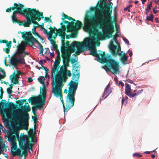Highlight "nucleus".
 Instances as JSON below:
<instances>
[{
	"label": "nucleus",
	"instance_id": "nucleus-1",
	"mask_svg": "<svg viewBox=\"0 0 159 159\" xmlns=\"http://www.w3.org/2000/svg\"><path fill=\"white\" fill-rule=\"evenodd\" d=\"M89 11H87L85 15L83 29L88 32H93L97 37L92 36L86 39V43L88 47H91L94 41L104 38L106 39L112 38L114 27L111 11L107 10L101 12L98 16L89 15Z\"/></svg>",
	"mask_w": 159,
	"mask_h": 159
},
{
	"label": "nucleus",
	"instance_id": "nucleus-2",
	"mask_svg": "<svg viewBox=\"0 0 159 159\" xmlns=\"http://www.w3.org/2000/svg\"><path fill=\"white\" fill-rule=\"evenodd\" d=\"M79 67L74 66V71L73 72L72 80L69 84V87L68 94L66 97V106L70 108L72 107L74 105L75 101V95L78 85V80H79L80 73Z\"/></svg>",
	"mask_w": 159,
	"mask_h": 159
},
{
	"label": "nucleus",
	"instance_id": "nucleus-3",
	"mask_svg": "<svg viewBox=\"0 0 159 159\" xmlns=\"http://www.w3.org/2000/svg\"><path fill=\"white\" fill-rule=\"evenodd\" d=\"M61 72H60L56 75H54L55 79L53 80L54 83L53 85H55L52 89V93L56 97H60V99L62 104L64 112H67L71 107L68 108L66 106V102L65 106L63 99L62 91V89L64 85V83L66 82L67 77L66 75L63 73L62 75H61Z\"/></svg>",
	"mask_w": 159,
	"mask_h": 159
},
{
	"label": "nucleus",
	"instance_id": "nucleus-4",
	"mask_svg": "<svg viewBox=\"0 0 159 159\" xmlns=\"http://www.w3.org/2000/svg\"><path fill=\"white\" fill-rule=\"evenodd\" d=\"M26 99L19 100L16 101V102L19 104V107H21V109H19L17 111V113L15 115V117L16 120L19 123L23 124L22 129L27 130L28 129V121L30 119V116L28 112L30 111V107L29 105L27 106L23 105Z\"/></svg>",
	"mask_w": 159,
	"mask_h": 159
},
{
	"label": "nucleus",
	"instance_id": "nucleus-5",
	"mask_svg": "<svg viewBox=\"0 0 159 159\" xmlns=\"http://www.w3.org/2000/svg\"><path fill=\"white\" fill-rule=\"evenodd\" d=\"M101 63H105L104 68L106 70L111 71L113 74H116L119 72L120 65L119 61L112 58L111 56L106 54L104 58H101Z\"/></svg>",
	"mask_w": 159,
	"mask_h": 159
},
{
	"label": "nucleus",
	"instance_id": "nucleus-6",
	"mask_svg": "<svg viewBox=\"0 0 159 159\" xmlns=\"http://www.w3.org/2000/svg\"><path fill=\"white\" fill-rule=\"evenodd\" d=\"M19 145L20 148L22 150V154L25 158L28 155L27 152L28 149L30 153L31 154L33 152L32 147L34 144L31 143V142H29L27 137L25 135H23L18 139Z\"/></svg>",
	"mask_w": 159,
	"mask_h": 159
},
{
	"label": "nucleus",
	"instance_id": "nucleus-7",
	"mask_svg": "<svg viewBox=\"0 0 159 159\" xmlns=\"http://www.w3.org/2000/svg\"><path fill=\"white\" fill-rule=\"evenodd\" d=\"M30 15L31 18V24L33 23L37 25L38 27H40V25L36 20L39 21L41 19L43 18V13L39 11L36 9L30 8L27 14Z\"/></svg>",
	"mask_w": 159,
	"mask_h": 159
},
{
	"label": "nucleus",
	"instance_id": "nucleus-8",
	"mask_svg": "<svg viewBox=\"0 0 159 159\" xmlns=\"http://www.w3.org/2000/svg\"><path fill=\"white\" fill-rule=\"evenodd\" d=\"M23 126V124L22 126L20 127V129L15 128L10 130V132L7 131V137L8 138V141H11V143L16 142V138L19 136L20 133V130L22 129V128H23L22 127Z\"/></svg>",
	"mask_w": 159,
	"mask_h": 159
},
{
	"label": "nucleus",
	"instance_id": "nucleus-9",
	"mask_svg": "<svg viewBox=\"0 0 159 159\" xmlns=\"http://www.w3.org/2000/svg\"><path fill=\"white\" fill-rule=\"evenodd\" d=\"M40 93L41 94L37 97L30 98L28 99L29 102L30 103L34 102L36 104L43 101L44 99L46 100V90L44 89H42L41 87L40 88Z\"/></svg>",
	"mask_w": 159,
	"mask_h": 159
},
{
	"label": "nucleus",
	"instance_id": "nucleus-10",
	"mask_svg": "<svg viewBox=\"0 0 159 159\" xmlns=\"http://www.w3.org/2000/svg\"><path fill=\"white\" fill-rule=\"evenodd\" d=\"M16 7L15 8L16 10L13 12V14L12 16H15L16 14H20L24 15L25 14L27 15L30 8L25 7L23 9L25 6L20 3L17 4L16 3Z\"/></svg>",
	"mask_w": 159,
	"mask_h": 159
},
{
	"label": "nucleus",
	"instance_id": "nucleus-11",
	"mask_svg": "<svg viewBox=\"0 0 159 159\" xmlns=\"http://www.w3.org/2000/svg\"><path fill=\"white\" fill-rule=\"evenodd\" d=\"M60 53L58 52L57 57L55 59V61L54 62L53 66L52 68L51 72L52 78L54 80V76L56 75V73L58 71L60 65L61 59L60 56Z\"/></svg>",
	"mask_w": 159,
	"mask_h": 159
},
{
	"label": "nucleus",
	"instance_id": "nucleus-12",
	"mask_svg": "<svg viewBox=\"0 0 159 159\" xmlns=\"http://www.w3.org/2000/svg\"><path fill=\"white\" fill-rule=\"evenodd\" d=\"M83 42L74 41L72 43V48L76 49L77 48V51L75 54L76 55H79L81 53L83 52L84 51L83 48L86 47Z\"/></svg>",
	"mask_w": 159,
	"mask_h": 159
},
{
	"label": "nucleus",
	"instance_id": "nucleus-13",
	"mask_svg": "<svg viewBox=\"0 0 159 159\" xmlns=\"http://www.w3.org/2000/svg\"><path fill=\"white\" fill-rule=\"evenodd\" d=\"M113 3L110 2V4H107L106 0H103L101 2L99 7L100 8V10L98 13H96L94 16H98L99 15L100 13L103 11H105L107 10L109 11H111L112 12V10L111 9L112 8Z\"/></svg>",
	"mask_w": 159,
	"mask_h": 159
},
{
	"label": "nucleus",
	"instance_id": "nucleus-14",
	"mask_svg": "<svg viewBox=\"0 0 159 159\" xmlns=\"http://www.w3.org/2000/svg\"><path fill=\"white\" fill-rule=\"evenodd\" d=\"M89 50H90V54L97 57L98 60L101 63L102 62L101 58H104L106 54L105 52H102V51L100 50H98V52H99V53H98L96 48L91 49L89 48Z\"/></svg>",
	"mask_w": 159,
	"mask_h": 159
},
{
	"label": "nucleus",
	"instance_id": "nucleus-15",
	"mask_svg": "<svg viewBox=\"0 0 159 159\" xmlns=\"http://www.w3.org/2000/svg\"><path fill=\"white\" fill-rule=\"evenodd\" d=\"M11 152L12 154V157H14L16 156H18L20 157H22L21 152V149L20 148H17V145L16 142L11 143Z\"/></svg>",
	"mask_w": 159,
	"mask_h": 159
},
{
	"label": "nucleus",
	"instance_id": "nucleus-16",
	"mask_svg": "<svg viewBox=\"0 0 159 159\" xmlns=\"http://www.w3.org/2000/svg\"><path fill=\"white\" fill-rule=\"evenodd\" d=\"M21 34L22 38L25 41V42H23L22 43L25 44H30L34 37L31 32H22Z\"/></svg>",
	"mask_w": 159,
	"mask_h": 159
},
{
	"label": "nucleus",
	"instance_id": "nucleus-17",
	"mask_svg": "<svg viewBox=\"0 0 159 159\" xmlns=\"http://www.w3.org/2000/svg\"><path fill=\"white\" fill-rule=\"evenodd\" d=\"M125 94L130 98L134 97L135 96L138 95L140 94L143 90H140L137 91V93H132L130 86L128 84H125Z\"/></svg>",
	"mask_w": 159,
	"mask_h": 159
},
{
	"label": "nucleus",
	"instance_id": "nucleus-18",
	"mask_svg": "<svg viewBox=\"0 0 159 159\" xmlns=\"http://www.w3.org/2000/svg\"><path fill=\"white\" fill-rule=\"evenodd\" d=\"M76 51V49L72 48V44L69 47V49H66L65 50L64 52L61 50L62 54L61 57L62 56L65 58H69L71 53L75 52Z\"/></svg>",
	"mask_w": 159,
	"mask_h": 159
},
{
	"label": "nucleus",
	"instance_id": "nucleus-19",
	"mask_svg": "<svg viewBox=\"0 0 159 159\" xmlns=\"http://www.w3.org/2000/svg\"><path fill=\"white\" fill-rule=\"evenodd\" d=\"M45 100H43V101L39 102V103L35 104V106L32 107V112L34 116H36V111L37 109H41L43 108V107L44 106L45 102Z\"/></svg>",
	"mask_w": 159,
	"mask_h": 159
},
{
	"label": "nucleus",
	"instance_id": "nucleus-20",
	"mask_svg": "<svg viewBox=\"0 0 159 159\" xmlns=\"http://www.w3.org/2000/svg\"><path fill=\"white\" fill-rule=\"evenodd\" d=\"M75 21L76 23H75L74 22L72 28H70V30L71 32H75L76 33L77 30L82 27L83 25L82 22L79 20H76Z\"/></svg>",
	"mask_w": 159,
	"mask_h": 159
},
{
	"label": "nucleus",
	"instance_id": "nucleus-21",
	"mask_svg": "<svg viewBox=\"0 0 159 159\" xmlns=\"http://www.w3.org/2000/svg\"><path fill=\"white\" fill-rule=\"evenodd\" d=\"M114 41L111 40L110 42V50L113 56L116 57L118 55V52H115V50L117 49V46L113 44Z\"/></svg>",
	"mask_w": 159,
	"mask_h": 159
},
{
	"label": "nucleus",
	"instance_id": "nucleus-22",
	"mask_svg": "<svg viewBox=\"0 0 159 159\" xmlns=\"http://www.w3.org/2000/svg\"><path fill=\"white\" fill-rule=\"evenodd\" d=\"M49 29L50 30V31L48 32L47 34L49 37V39L50 41L51 39H53V38L54 39H56L57 35V34L53 30L52 27H50Z\"/></svg>",
	"mask_w": 159,
	"mask_h": 159
},
{
	"label": "nucleus",
	"instance_id": "nucleus-23",
	"mask_svg": "<svg viewBox=\"0 0 159 159\" xmlns=\"http://www.w3.org/2000/svg\"><path fill=\"white\" fill-rule=\"evenodd\" d=\"M65 68L64 66H61L60 68V70L58 72L57 74L61 72V75H62L64 73V74L66 75L67 78V76L70 77L71 75V73L70 71L66 69V71H65Z\"/></svg>",
	"mask_w": 159,
	"mask_h": 159
},
{
	"label": "nucleus",
	"instance_id": "nucleus-24",
	"mask_svg": "<svg viewBox=\"0 0 159 159\" xmlns=\"http://www.w3.org/2000/svg\"><path fill=\"white\" fill-rule=\"evenodd\" d=\"M25 44L22 43V44L18 47V49L16 53L17 55L22 54L24 51L25 49Z\"/></svg>",
	"mask_w": 159,
	"mask_h": 159
},
{
	"label": "nucleus",
	"instance_id": "nucleus-25",
	"mask_svg": "<svg viewBox=\"0 0 159 159\" xmlns=\"http://www.w3.org/2000/svg\"><path fill=\"white\" fill-rule=\"evenodd\" d=\"M63 20L62 22H63V23L66 24H67V30L66 32L67 33L70 32L71 30L70 28H72V27L73 26V25L74 24V22L73 21H71L69 22L66 20Z\"/></svg>",
	"mask_w": 159,
	"mask_h": 159
},
{
	"label": "nucleus",
	"instance_id": "nucleus-26",
	"mask_svg": "<svg viewBox=\"0 0 159 159\" xmlns=\"http://www.w3.org/2000/svg\"><path fill=\"white\" fill-rule=\"evenodd\" d=\"M23 16H25L27 21L23 24V25L25 27H29L30 25L31 24V18L30 17V15L25 14Z\"/></svg>",
	"mask_w": 159,
	"mask_h": 159
},
{
	"label": "nucleus",
	"instance_id": "nucleus-27",
	"mask_svg": "<svg viewBox=\"0 0 159 159\" xmlns=\"http://www.w3.org/2000/svg\"><path fill=\"white\" fill-rule=\"evenodd\" d=\"M61 28L58 29V32L65 33L66 30V29H67V25L66 26L64 25L63 22L60 23Z\"/></svg>",
	"mask_w": 159,
	"mask_h": 159
},
{
	"label": "nucleus",
	"instance_id": "nucleus-28",
	"mask_svg": "<svg viewBox=\"0 0 159 159\" xmlns=\"http://www.w3.org/2000/svg\"><path fill=\"white\" fill-rule=\"evenodd\" d=\"M34 134H33V130L32 129L29 132V137L30 138H31V141H29V142H31H31H37L36 139L34 138Z\"/></svg>",
	"mask_w": 159,
	"mask_h": 159
},
{
	"label": "nucleus",
	"instance_id": "nucleus-29",
	"mask_svg": "<svg viewBox=\"0 0 159 159\" xmlns=\"http://www.w3.org/2000/svg\"><path fill=\"white\" fill-rule=\"evenodd\" d=\"M8 107L7 104L6 103V101L5 100L2 99L0 102V110L2 109L4 110L6 107Z\"/></svg>",
	"mask_w": 159,
	"mask_h": 159
},
{
	"label": "nucleus",
	"instance_id": "nucleus-30",
	"mask_svg": "<svg viewBox=\"0 0 159 159\" xmlns=\"http://www.w3.org/2000/svg\"><path fill=\"white\" fill-rule=\"evenodd\" d=\"M112 88H111L110 89H105L104 92L102 95V97H104L103 99L106 98L112 92Z\"/></svg>",
	"mask_w": 159,
	"mask_h": 159
},
{
	"label": "nucleus",
	"instance_id": "nucleus-31",
	"mask_svg": "<svg viewBox=\"0 0 159 159\" xmlns=\"http://www.w3.org/2000/svg\"><path fill=\"white\" fill-rule=\"evenodd\" d=\"M6 148H7V147H6L5 142H0V155L1 154V152L7 151Z\"/></svg>",
	"mask_w": 159,
	"mask_h": 159
},
{
	"label": "nucleus",
	"instance_id": "nucleus-32",
	"mask_svg": "<svg viewBox=\"0 0 159 159\" xmlns=\"http://www.w3.org/2000/svg\"><path fill=\"white\" fill-rule=\"evenodd\" d=\"M120 60L121 62L123 63H125L127 61L128 56H127L125 53H123L122 55L120 56Z\"/></svg>",
	"mask_w": 159,
	"mask_h": 159
},
{
	"label": "nucleus",
	"instance_id": "nucleus-33",
	"mask_svg": "<svg viewBox=\"0 0 159 159\" xmlns=\"http://www.w3.org/2000/svg\"><path fill=\"white\" fill-rule=\"evenodd\" d=\"M44 80L45 79L44 77L42 76H41L40 78L38 79V80L43 85V88H42V89H45L46 92V89L44 85Z\"/></svg>",
	"mask_w": 159,
	"mask_h": 159
},
{
	"label": "nucleus",
	"instance_id": "nucleus-34",
	"mask_svg": "<svg viewBox=\"0 0 159 159\" xmlns=\"http://www.w3.org/2000/svg\"><path fill=\"white\" fill-rule=\"evenodd\" d=\"M50 42L53 46V48L54 49H55L56 50L58 51V52H59V50L57 48L58 46L56 44V42L55 41L54 39H51Z\"/></svg>",
	"mask_w": 159,
	"mask_h": 159
},
{
	"label": "nucleus",
	"instance_id": "nucleus-35",
	"mask_svg": "<svg viewBox=\"0 0 159 159\" xmlns=\"http://www.w3.org/2000/svg\"><path fill=\"white\" fill-rule=\"evenodd\" d=\"M35 42H36L39 46V48L40 47H41L43 46L41 44V43H39V42L38 41V40H37L36 39H35L34 37L33 38L32 40L31 41L30 43V44L31 45H33Z\"/></svg>",
	"mask_w": 159,
	"mask_h": 159
},
{
	"label": "nucleus",
	"instance_id": "nucleus-36",
	"mask_svg": "<svg viewBox=\"0 0 159 159\" xmlns=\"http://www.w3.org/2000/svg\"><path fill=\"white\" fill-rule=\"evenodd\" d=\"M10 62L12 66H14L16 65L18 63L17 59L15 57L12 58L10 60Z\"/></svg>",
	"mask_w": 159,
	"mask_h": 159
},
{
	"label": "nucleus",
	"instance_id": "nucleus-37",
	"mask_svg": "<svg viewBox=\"0 0 159 159\" xmlns=\"http://www.w3.org/2000/svg\"><path fill=\"white\" fill-rule=\"evenodd\" d=\"M14 6L13 7H10L9 8L6 9V11L7 12H10L11 11V10H14L15 9V8L16 7V3L14 4Z\"/></svg>",
	"mask_w": 159,
	"mask_h": 159
},
{
	"label": "nucleus",
	"instance_id": "nucleus-38",
	"mask_svg": "<svg viewBox=\"0 0 159 159\" xmlns=\"http://www.w3.org/2000/svg\"><path fill=\"white\" fill-rule=\"evenodd\" d=\"M61 57L63 59V61L64 65H65L66 66H68L69 65V58H65L62 56H61Z\"/></svg>",
	"mask_w": 159,
	"mask_h": 159
},
{
	"label": "nucleus",
	"instance_id": "nucleus-39",
	"mask_svg": "<svg viewBox=\"0 0 159 159\" xmlns=\"http://www.w3.org/2000/svg\"><path fill=\"white\" fill-rule=\"evenodd\" d=\"M57 34L60 36L61 37L62 42L65 41V36L66 35L65 32V33H63L61 32H57Z\"/></svg>",
	"mask_w": 159,
	"mask_h": 159
},
{
	"label": "nucleus",
	"instance_id": "nucleus-40",
	"mask_svg": "<svg viewBox=\"0 0 159 159\" xmlns=\"http://www.w3.org/2000/svg\"><path fill=\"white\" fill-rule=\"evenodd\" d=\"M72 32V34H70V35H68L66 34V39H69L70 38H75L76 37V33L75 32Z\"/></svg>",
	"mask_w": 159,
	"mask_h": 159
},
{
	"label": "nucleus",
	"instance_id": "nucleus-41",
	"mask_svg": "<svg viewBox=\"0 0 159 159\" xmlns=\"http://www.w3.org/2000/svg\"><path fill=\"white\" fill-rule=\"evenodd\" d=\"M0 71L3 73V75L0 74V80L1 79H4L6 76V74L4 71L0 67Z\"/></svg>",
	"mask_w": 159,
	"mask_h": 159
},
{
	"label": "nucleus",
	"instance_id": "nucleus-42",
	"mask_svg": "<svg viewBox=\"0 0 159 159\" xmlns=\"http://www.w3.org/2000/svg\"><path fill=\"white\" fill-rule=\"evenodd\" d=\"M154 16L152 13L149 15V16H148L146 17V20L148 21H150L152 22H153V21Z\"/></svg>",
	"mask_w": 159,
	"mask_h": 159
},
{
	"label": "nucleus",
	"instance_id": "nucleus-43",
	"mask_svg": "<svg viewBox=\"0 0 159 159\" xmlns=\"http://www.w3.org/2000/svg\"><path fill=\"white\" fill-rule=\"evenodd\" d=\"M10 80H11V82H14V84H18L19 81L18 79H16V78H13L12 77H10Z\"/></svg>",
	"mask_w": 159,
	"mask_h": 159
},
{
	"label": "nucleus",
	"instance_id": "nucleus-44",
	"mask_svg": "<svg viewBox=\"0 0 159 159\" xmlns=\"http://www.w3.org/2000/svg\"><path fill=\"white\" fill-rule=\"evenodd\" d=\"M10 77H12L13 78H16L17 79H18L20 77L16 73V71H14L12 74L10 76Z\"/></svg>",
	"mask_w": 159,
	"mask_h": 159
},
{
	"label": "nucleus",
	"instance_id": "nucleus-45",
	"mask_svg": "<svg viewBox=\"0 0 159 159\" xmlns=\"http://www.w3.org/2000/svg\"><path fill=\"white\" fill-rule=\"evenodd\" d=\"M116 33L115 35L113 36V40L115 41L116 43H118V41L117 40V37L119 36V35L118 34V32L116 30Z\"/></svg>",
	"mask_w": 159,
	"mask_h": 159
},
{
	"label": "nucleus",
	"instance_id": "nucleus-46",
	"mask_svg": "<svg viewBox=\"0 0 159 159\" xmlns=\"http://www.w3.org/2000/svg\"><path fill=\"white\" fill-rule=\"evenodd\" d=\"M121 50L120 47V46L118 48L117 47V49L115 50V52H118V55H119L120 56H122V55L123 52H121L119 53V52H120Z\"/></svg>",
	"mask_w": 159,
	"mask_h": 159
},
{
	"label": "nucleus",
	"instance_id": "nucleus-47",
	"mask_svg": "<svg viewBox=\"0 0 159 159\" xmlns=\"http://www.w3.org/2000/svg\"><path fill=\"white\" fill-rule=\"evenodd\" d=\"M19 55V58H16L17 61V62L18 63H22V61L23 59H24H24L23 58V57H22L20 56V55Z\"/></svg>",
	"mask_w": 159,
	"mask_h": 159
},
{
	"label": "nucleus",
	"instance_id": "nucleus-48",
	"mask_svg": "<svg viewBox=\"0 0 159 159\" xmlns=\"http://www.w3.org/2000/svg\"><path fill=\"white\" fill-rule=\"evenodd\" d=\"M152 6V2H151L150 3V4L148 5L146 8V11L147 12L146 13V14H147V12L149 11L151 9V7Z\"/></svg>",
	"mask_w": 159,
	"mask_h": 159
},
{
	"label": "nucleus",
	"instance_id": "nucleus-49",
	"mask_svg": "<svg viewBox=\"0 0 159 159\" xmlns=\"http://www.w3.org/2000/svg\"><path fill=\"white\" fill-rule=\"evenodd\" d=\"M133 156L134 157H142V155L139 153H134L133 155Z\"/></svg>",
	"mask_w": 159,
	"mask_h": 159
},
{
	"label": "nucleus",
	"instance_id": "nucleus-50",
	"mask_svg": "<svg viewBox=\"0 0 159 159\" xmlns=\"http://www.w3.org/2000/svg\"><path fill=\"white\" fill-rule=\"evenodd\" d=\"M42 67V69H43V70H45V77H46V76H47V72L48 71H49V70H48V69L47 68V67H46L44 66H42V67Z\"/></svg>",
	"mask_w": 159,
	"mask_h": 159
},
{
	"label": "nucleus",
	"instance_id": "nucleus-51",
	"mask_svg": "<svg viewBox=\"0 0 159 159\" xmlns=\"http://www.w3.org/2000/svg\"><path fill=\"white\" fill-rule=\"evenodd\" d=\"M62 47H61V51L62 50L63 51V49H65L67 47H66V43L65 42V41H62Z\"/></svg>",
	"mask_w": 159,
	"mask_h": 159
},
{
	"label": "nucleus",
	"instance_id": "nucleus-52",
	"mask_svg": "<svg viewBox=\"0 0 159 159\" xmlns=\"http://www.w3.org/2000/svg\"><path fill=\"white\" fill-rule=\"evenodd\" d=\"M12 19V20L13 22V23L15 22L16 23L18 21V20L17 19V18L16 16H11Z\"/></svg>",
	"mask_w": 159,
	"mask_h": 159
},
{
	"label": "nucleus",
	"instance_id": "nucleus-53",
	"mask_svg": "<svg viewBox=\"0 0 159 159\" xmlns=\"http://www.w3.org/2000/svg\"><path fill=\"white\" fill-rule=\"evenodd\" d=\"M132 5L129 4L128 6L127 7H126V8L125 7L124 9V10L125 11H126L127 10L129 12H130V10L129 8L130 7H132Z\"/></svg>",
	"mask_w": 159,
	"mask_h": 159
},
{
	"label": "nucleus",
	"instance_id": "nucleus-54",
	"mask_svg": "<svg viewBox=\"0 0 159 159\" xmlns=\"http://www.w3.org/2000/svg\"><path fill=\"white\" fill-rule=\"evenodd\" d=\"M12 87H11L9 88H8L7 89V93L8 94H11L12 93V91L11 89Z\"/></svg>",
	"mask_w": 159,
	"mask_h": 159
},
{
	"label": "nucleus",
	"instance_id": "nucleus-55",
	"mask_svg": "<svg viewBox=\"0 0 159 159\" xmlns=\"http://www.w3.org/2000/svg\"><path fill=\"white\" fill-rule=\"evenodd\" d=\"M10 48H3V50L4 51H5V52L7 54H8L10 52Z\"/></svg>",
	"mask_w": 159,
	"mask_h": 159
},
{
	"label": "nucleus",
	"instance_id": "nucleus-56",
	"mask_svg": "<svg viewBox=\"0 0 159 159\" xmlns=\"http://www.w3.org/2000/svg\"><path fill=\"white\" fill-rule=\"evenodd\" d=\"M11 41H10L8 43H6V46L7 48H11Z\"/></svg>",
	"mask_w": 159,
	"mask_h": 159
},
{
	"label": "nucleus",
	"instance_id": "nucleus-57",
	"mask_svg": "<svg viewBox=\"0 0 159 159\" xmlns=\"http://www.w3.org/2000/svg\"><path fill=\"white\" fill-rule=\"evenodd\" d=\"M62 16L64 17H62L61 18V19L62 20H64L65 19H67L68 16V15L63 13L62 14Z\"/></svg>",
	"mask_w": 159,
	"mask_h": 159
},
{
	"label": "nucleus",
	"instance_id": "nucleus-58",
	"mask_svg": "<svg viewBox=\"0 0 159 159\" xmlns=\"http://www.w3.org/2000/svg\"><path fill=\"white\" fill-rule=\"evenodd\" d=\"M39 50L40 51V54H42V55H44V54L43 53V47L42 46V47H40L39 48Z\"/></svg>",
	"mask_w": 159,
	"mask_h": 159
},
{
	"label": "nucleus",
	"instance_id": "nucleus-59",
	"mask_svg": "<svg viewBox=\"0 0 159 159\" xmlns=\"http://www.w3.org/2000/svg\"><path fill=\"white\" fill-rule=\"evenodd\" d=\"M35 36H37L39 37L40 39L41 38V37L39 35L38 33L36 31L33 32L32 33Z\"/></svg>",
	"mask_w": 159,
	"mask_h": 159
},
{
	"label": "nucleus",
	"instance_id": "nucleus-60",
	"mask_svg": "<svg viewBox=\"0 0 159 159\" xmlns=\"http://www.w3.org/2000/svg\"><path fill=\"white\" fill-rule=\"evenodd\" d=\"M90 11H96L97 8L96 7H91L90 8Z\"/></svg>",
	"mask_w": 159,
	"mask_h": 159
},
{
	"label": "nucleus",
	"instance_id": "nucleus-61",
	"mask_svg": "<svg viewBox=\"0 0 159 159\" xmlns=\"http://www.w3.org/2000/svg\"><path fill=\"white\" fill-rule=\"evenodd\" d=\"M32 118L33 120L34 121V122H36L37 121L38 118L37 117V116H32Z\"/></svg>",
	"mask_w": 159,
	"mask_h": 159
},
{
	"label": "nucleus",
	"instance_id": "nucleus-62",
	"mask_svg": "<svg viewBox=\"0 0 159 159\" xmlns=\"http://www.w3.org/2000/svg\"><path fill=\"white\" fill-rule=\"evenodd\" d=\"M123 39L124 41L128 45H129V41L127 39L125 38L124 37H123Z\"/></svg>",
	"mask_w": 159,
	"mask_h": 159
},
{
	"label": "nucleus",
	"instance_id": "nucleus-63",
	"mask_svg": "<svg viewBox=\"0 0 159 159\" xmlns=\"http://www.w3.org/2000/svg\"><path fill=\"white\" fill-rule=\"evenodd\" d=\"M77 61V60L74 58H72L70 60V62L71 64H73Z\"/></svg>",
	"mask_w": 159,
	"mask_h": 159
},
{
	"label": "nucleus",
	"instance_id": "nucleus-64",
	"mask_svg": "<svg viewBox=\"0 0 159 159\" xmlns=\"http://www.w3.org/2000/svg\"><path fill=\"white\" fill-rule=\"evenodd\" d=\"M68 20L70 21L71 20H72L73 21H76V20L74 18H72V17H70V16H68V18L67 19Z\"/></svg>",
	"mask_w": 159,
	"mask_h": 159
}]
</instances>
